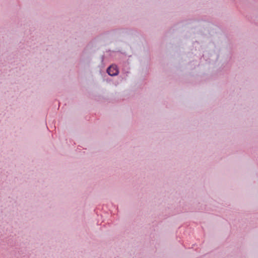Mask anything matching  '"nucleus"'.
I'll use <instances>...</instances> for the list:
<instances>
[{"label": "nucleus", "instance_id": "nucleus-1", "mask_svg": "<svg viewBox=\"0 0 258 258\" xmlns=\"http://www.w3.org/2000/svg\"><path fill=\"white\" fill-rule=\"evenodd\" d=\"M108 75L111 76L117 75L118 73V71L116 66H111L107 70Z\"/></svg>", "mask_w": 258, "mask_h": 258}]
</instances>
